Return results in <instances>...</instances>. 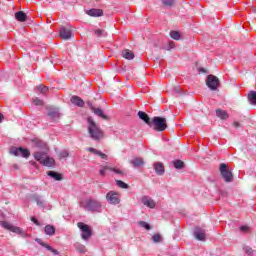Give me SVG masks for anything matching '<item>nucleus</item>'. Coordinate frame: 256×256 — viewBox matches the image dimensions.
Instances as JSON below:
<instances>
[{
	"label": "nucleus",
	"instance_id": "1",
	"mask_svg": "<svg viewBox=\"0 0 256 256\" xmlns=\"http://www.w3.org/2000/svg\"><path fill=\"white\" fill-rule=\"evenodd\" d=\"M88 133L94 141H101L105 137V133L101 130V127L95 123L93 117H88Z\"/></svg>",
	"mask_w": 256,
	"mask_h": 256
},
{
	"label": "nucleus",
	"instance_id": "2",
	"mask_svg": "<svg viewBox=\"0 0 256 256\" xmlns=\"http://www.w3.org/2000/svg\"><path fill=\"white\" fill-rule=\"evenodd\" d=\"M150 127L154 129V131L163 132L167 129V119L159 116H155L150 123Z\"/></svg>",
	"mask_w": 256,
	"mask_h": 256
},
{
	"label": "nucleus",
	"instance_id": "3",
	"mask_svg": "<svg viewBox=\"0 0 256 256\" xmlns=\"http://www.w3.org/2000/svg\"><path fill=\"white\" fill-rule=\"evenodd\" d=\"M220 175L226 183L233 181V173L229 170V167L225 163L220 164Z\"/></svg>",
	"mask_w": 256,
	"mask_h": 256
},
{
	"label": "nucleus",
	"instance_id": "4",
	"mask_svg": "<svg viewBox=\"0 0 256 256\" xmlns=\"http://www.w3.org/2000/svg\"><path fill=\"white\" fill-rule=\"evenodd\" d=\"M77 227L82 231L81 237L84 241H87L91 238V235H93V232L91 231L89 225L83 222H78Z\"/></svg>",
	"mask_w": 256,
	"mask_h": 256
},
{
	"label": "nucleus",
	"instance_id": "5",
	"mask_svg": "<svg viewBox=\"0 0 256 256\" xmlns=\"http://www.w3.org/2000/svg\"><path fill=\"white\" fill-rule=\"evenodd\" d=\"M10 153H11V155H14L15 157H19V155H21L22 157H24V159H29V157L31 156V152H29V149H25V148H21V147L11 148Z\"/></svg>",
	"mask_w": 256,
	"mask_h": 256
},
{
	"label": "nucleus",
	"instance_id": "6",
	"mask_svg": "<svg viewBox=\"0 0 256 256\" xmlns=\"http://www.w3.org/2000/svg\"><path fill=\"white\" fill-rule=\"evenodd\" d=\"M106 200L110 205H119L121 203V197L119 196L118 192L110 191L106 194Z\"/></svg>",
	"mask_w": 256,
	"mask_h": 256
},
{
	"label": "nucleus",
	"instance_id": "7",
	"mask_svg": "<svg viewBox=\"0 0 256 256\" xmlns=\"http://www.w3.org/2000/svg\"><path fill=\"white\" fill-rule=\"evenodd\" d=\"M206 85L211 91H217V88L219 87V78L215 75H208Z\"/></svg>",
	"mask_w": 256,
	"mask_h": 256
},
{
	"label": "nucleus",
	"instance_id": "8",
	"mask_svg": "<svg viewBox=\"0 0 256 256\" xmlns=\"http://www.w3.org/2000/svg\"><path fill=\"white\" fill-rule=\"evenodd\" d=\"M1 226L4 227V229H7L8 231H11L12 233H17L18 235H22L23 229L20 227H17L13 224H10L8 222H2Z\"/></svg>",
	"mask_w": 256,
	"mask_h": 256
},
{
	"label": "nucleus",
	"instance_id": "9",
	"mask_svg": "<svg viewBox=\"0 0 256 256\" xmlns=\"http://www.w3.org/2000/svg\"><path fill=\"white\" fill-rule=\"evenodd\" d=\"M88 211H99L101 209V202L96 200H88L86 203Z\"/></svg>",
	"mask_w": 256,
	"mask_h": 256
},
{
	"label": "nucleus",
	"instance_id": "10",
	"mask_svg": "<svg viewBox=\"0 0 256 256\" xmlns=\"http://www.w3.org/2000/svg\"><path fill=\"white\" fill-rule=\"evenodd\" d=\"M141 201L143 203V205H145V207H149V209H155L156 207V203L155 200H153V198L149 197V196H143L141 198Z\"/></svg>",
	"mask_w": 256,
	"mask_h": 256
},
{
	"label": "nucleus",
	"instance_id": "11",
	"mask_svg": "<svg viewBox=\"0 0 256 256\" xmlns=\"http://www.w3.org/2000/svg\"><path fill=\"white\" fill-rule=\"evenodd\" d=\"M88 105L92 113H94V115H97V117H100L101 119H105V120L108 119L107 115H105V113L101 108H95V106H93L91 103H88Z\"/></svg>",
	"mask_w": 256,
	"mask_h": 256
},
{
	"label": "nucleus",
	"instance_id": "12",
	"mask_svg": "<svg viewBox=\"0 0 256 256\" xmlns=\"http://www.w3.org/2000/svg\"><path fill=\"white\" fill-rule=\"evenodd\" d=\"M73 36V32H71V30L67 29V28H61L60 29V37L61 39L64 40H69L71 39V37Z\"/></svg>",
	"mask_w": 256,
	"mask_h": 256
},
{
	"label": "nucleus",
	"instance_id": "13",
	"mask_svg": "<svg viewBox=\"0 0 256 256\" xmlns=\"http://www.w3.org/2000/svg\"><path fill=\"white\" fill-rule=\"evenodd\" d=\"M154 170L157 175H164L165 174V166L161 162H156L154 164Z\"/></svg>",
	"mask_w": 256,
	"mask_h": 256
},
{
	"label": "nucleus",
	"instance_id": "14",
	"mask_svg": "<svg viewBox=\"0 0 256 256\" xmlns=\"http://www.w3.org/2000/svg\"><path fill=\"white\" fill-rule=\"evenodd\" d=\"M194 236L198 241H205V230L196 228L194 231Z\"/></svg>",
	"mask_w": 256,
	"mask_h": 256
},
{
	"label": "nucleus",
	"instance_id": "15",
	"mask_svg": "<svg viewBox=\"0 0 256 256\" xmlns=\"http://www.w3.org/2000/svg\"><path fill=\"white\" fill-rule=\"evenodd\" d=\"M138 117H139V119L144 121V123H146V125H149V127L151 126L152 120H151V118H149V115H147V113H145L143 111H139Z\"/></svg>",
	"mask_w": 256,
	"mask_h": 256
},
{
	"label": "nucleus",
	"instance_id": "16",
	"mask_svg": "<svg viewBox=\"0 0 256 256\" xmlns=\"http://www.w3.org/2000/svg\"><path fill=\"white\" fill-rule=\"evenodd\" d=\"M71 103L73 105H76L77 107H84L85 106V101L81 99L79 96H72L71 97Z\"/></svg>",
	"mask_w": 256,
	"mask_h": 256
},
{
	"label": "nucleus",
	"instance_id": "17",
	"mask_svg": "<svg viewBox=\"0 0 256 256\" xmlns=\"http://www.w3.org/2000/svg\"><path fill=\"white\" fill-rule=\"evenodd\" d=\"M15 19L20 23H25L27 21V14L23 11H18L15 13Z\"/></svg>",
	"mask_w": 256,
	"mask_h": 256
},
{
	"label": "nucleus",
	"instance_id": "18",
	"mask_svg": "<svg viewBox=\"0 0 256 256\" xmlns=\"http://www.w3.org/2000/svg\"><path fill=\"white\" fill-rule=\"evenodd\" d=\"M46 157H47V153H45V152H35L34 153V159L36 161H39L41 165L45 161Z\"/></svg>",
	"mask_w": 256,
	"mask_h": 256
},
{
	"label": "nucleus",
	"instance_id": "19",
	"mask_svg": "<svg viewBox=\"0 0 256 256\" xmlns=\"http://www.w3.org/2000/svg\"><path fill=\"white\" fill-rule=\"evenodd\" d=\"M87 151H89L90 153H93L94 155H97L98 157H100L101 159H105L107 160V154L95 149V148H87Z\"/></svg>",
	"mask_w": 256,
	"mask_h": 256
},
{
	"label": "nucleus",
	"instance_id": "20",
	"mask_svg": "<svg viewBox=\"0 0 256 256\" xmlns=\"http://www.w3.org/2000/svg\"><path fill=\"white\" fill-rule=\"evenodd\" d=\"M216 117L225 121L226 119H229V114L225 110L217 109L216 110Z\"/></svg>",
	"mask_w": 256,
	"mask_h": 256
},
{
	"label": "nucleus",
	"instance_id": "21",
	"mask_svg": "<svg viewBox=\"0 0 256 256\" xmlns=\"http://www.w3.org/2000/svg\"><path fill=\"white\" fill-rule=\"evenodd\" d=\"M122 57H124V59H128V61H131V59H135V53L129 49H126L122 52Z\"/></svg>",
	"mask_w": 256,
	"mask_h": 256
},
{
	"label": "nucleus",
	"instance_id": "22",
	"mask_svg": "<svg viewBox=\"0 0 256 256\" xmlns=\"http://www.w3.org/2000/svg\"><path fill=\"white\" fill-rule=\"evenodd\" d=\"M88 15H90V17H102L103 10H101V9H91V10L88 11Z\"/></svg>",
	"mask_w": 256,
	"mask_h": 256
},
{
	"label": "nucleus",
	"instance_id": "23",
	"mask_svg": "<svg viewBox=\"0 0 256 256\" xmlns=\"http://www.w3.org/2000/svg\"><path fill=\"white\" fill-rule=\"evenodd\" d=\"M47 175L49 177H52V179H55V181H62L63 180V176L57 172L54 171H48Z\"/></svg>",
	"mask_w": 256,
	"mask_h": 256
},
{
	"label": "nucleus",
	"instance_id": "24",
	"mask_svg": "<svg viewBox=\"0 0 256 256\" xmlns=\"http://www.w3.org/2000/svg\"><path fill=\"white\" fill-rule=\"evenodd\" d=\"M42 165H44V167H53V165H55V159L46 156L44 162H42Z\"/></svg>",
	"mask_w": 256,
	"mask_h": 256
},
{
	"label": "nucleus",
	"instance_id": "25",
	"mask_svg": "<svg viewBox=\"0 0 256 256\" xmlns=\"http://www.w3.org/2000/svg\"><path fill=\"white\" fill-rule=\"evenodd\" d=\"M38 243L42 246L45 247V249H47L48 251H51V253H53V255H59V251L53 249V247H51L49 244L45 243V242H41L38 241Z\"/></svg>",
	"mask_w": 256,
	"mask_h": 256
},
{
	"label": "nucleus",
	"instance_id": "26",
	"mask_svg": "<svg viewBox=\"0 0 256 256\" xmlns=\"http://www.w3.org/2000/svg\"><path fill=\"white\" fill-rule=\"evenodd\" d=\"M44 233H46V235H50V236L55 235V226L46 225L44 228Z\"/></svg>",
	"mask_w": 256,
	"mask_h": 256
},
{
	"label": "nucleus",
	"instance_id": "27",
	"mask_svg": "<svg viewBox=\"0 0 256 256\" xmlns=\"http://www.w3.org/2000/svg\"><path fill=\"white\" fill-rule=\"evenodd\" d=\"M170 37H171V39H174V41H180L181 33L179 31L171 30Z\"/></svg>",
	"mask_w": 256,
	"mask_h": 256
},
{
	"label": "nucleus",
	"instance_id": "28",
	"mask_svg": "<svg viewBox=\"0 0 256 256\" xmlns=\"http://www.w3.org/2000/svg\"><path fill=\"white\" fill-rule=\"evenodd\" d=\"M248 101L251 105H256V91H251L248 94Z\"/></svg>",
	"mask_w": 256,
	"mask_h": 256
},
{
	"label": "nucleus",
	"instance_id": "29",
	"mask_svg": "<svg viewBox=\"0 0 256 256\" xmlns=\"http://www.w3.org/2000/svg\"><path fill=\"white\" fill-rule=\"evenodd\" d=\"M104 167V171H113V173H116L117 175H123V171H121L120 169L117 168H113L111 166H102Z\"/></svg>",
	"mask_w": 256,
	"mask_h": 256
},
{
	"label": "nucleus",
	"instance_id": "30",
	"mask_svg": "<svg viewBox=\"0 0 256 256\" xmlns=\"http://www.w3.org/2000/svg\"><path fill=\"white\" fill-rule=\"evenodd\" d=\"M131 163L134 167H141L145 162L143 161V158H134Z\"/></svg>",
	"mask_w": 256,
	"mask_h": 256
},
{
	"label": "nucleus",
	"instance_id": "31",
	"mask_svg": "<svg viewBox=\"0 0 256 256\" xmlns=\"http://www.w3.org/2000/svg\"><path fill=\"white\" fill-rule=\"evenodd\" d=\"M173 166L175 169H183V167H185V162L181 160H175L173 161Z\"/></svg>",
	"mask_w": 256,
	"mask_h": 256
},
{
	"label": "nucleus",
	"instance_id": "32",
	"mask_svg": "<svg viewBox=\"0 0 256 256\" xmlns=\"http://www.w3.org/2000/svg\"><path fill=\"white\" fill-rule=\"evenodd\" d=\"M48 115L51 119H55V118L59 117V112L55 109H50L48 111Z\"/></svg>",
	"mask_w": 256,
	"mask_h": 256
},
{
	"label": "nucleus",
	"instance_id": "33",
	"mask_svg": "<svg viewBox=\"0 0 256 256\" xmlns=\"http://www.w3.org/2000/svg\"><path fill=\"white\" fill-rule=\"evenodd\" d=\"M116 185H118L120 189H129V185L121 180H116Z\"/></svg>",
	"mask_w": 256,
	"mask_h": 256
},
{
	"label": "nucleus",
	"instance_id": "34",
	"mask_svg": "<svg viewBox=\"0 0 256 256\" xmlns=\"http://www.w3.org/2000/svg\"><path fill=\"white\" fill-rule=\"evenodd\" d=\"M33 201H34V203H36L38 205V207H43L44 202H43V200H41V197L34 196Z\"/></svg>",
	"mask_w": 256,
	"mask_h": 256
},
{
	"label": "nucleus",
	"instance_id": "35",
	"mask_svg": "<svg viewBox=\"0 0 256 256\" xmlns=\"http://www.w3.org/2000/svg\"><path fill=\"white\" fill-rule=\"evenodd\" d=\"M165 7H173L175 5V0H162Z\"/></svg>",
	"mask_w": 256,
	"mask_h": 256
},
{
	"label": "nucleus",
	"instance_id": "36",
	"mask_svg": "<svg viewBox=\"0 0 256 256\" xmlns=\"http://www.w3.org/2000/svg\"><path fill=\"white\" fill-rule=\"evenodd\" d=\"M139 225H140V227H143L147 231H151V225H149V223H147L145 221H140Z\"/></svg>",
	"mask_w": 256,
	"mask_h": 256
},
{
	"label": "nucleus",
	"instance_id": "37",
	"mask_svg": "<svg viewBox=\"0 0 256 256\" xmlns=\"http://www.w3.org/2000/svg\"><path fill=\"white\" fill-rule=\"evenodd\" d=\"M76 249L79 253H87V248L85 247V245L78 244L76 246Z\"/></svg>",
	"mask_w": 256,
	"mask_h": 256
},
{
	"label": "nucleus",
	"instance_id": "38",
	"mask_svg": "<svg viewBox=\"0 0 256 256\" xmlns=\"http://www.w3.org/2000/svg\"><path fill=\"white\" fill-rule=\"evenodd\" d=\"M152 240L154 243H161V235L160 234H154L152 237Z\"/></svg>",
	"mask_w": 256,
	"mask_h": 256
},
{
	"label": "nucleus",
	"instance_id": "39",
	"mask_svg": "<svg viewBox=\"0 0 256 256\" xmlns=\"http://www.w3.org/2000/svg\"><path fill=\"white\" fill-rule=\"evenodd\" d=\"M244 251L247 255H253V253H255V250L249 246L244 247Z\"/></svg>",
	"mask_w": 256,
	"mask_h": 256
},
{
	"label": "nucleus",
	"instance_id": "40",
	"mask_svg": "<svg viewBox=\"0 0 256 256\" xmlns=\"http://www.w3.org/2000/svg\"><path fill=\"white\" fill-rule=\"evenodd\" d=\"M67 157H69V152L64 150L59 153V159H67Z\"/></svg>",
	"mask_w": 256,
	"mask_h": 256
},
{
	"label": "nucleus",
	"instance_id": "41",
	"mask_svg": "<svg viewBox=\"0 0 256 256\" xmlns=\"http://www.w3.org/2000/svg\"><path fill=\"white\" fill-rule=\"evenodd\" d=\"M34 105L36 106H42L43 105V100L36 98L33 100Z\"/></svg>",
	"mask_w": 256,
	"mask_h": 256
},
{
	"label": "nucleus",
	"instance_id": "42",
	"mask_svg": "<svg viewBox=\"0 0 256 256\" xmlns=\"http://www.w3.org/2000/svg\"><path fill=\"white\" fill-rule=\"evenodd\" d=\"M94 33L97 37H101V35H103V33H105V30L97 29L94 31Z\"/></svg>",
	"mask_w": 256,
	"mask_h": 256
},
{
	"label": "nucleus",
	"instance_id": "43",
	"mask_svg": "<svg viewBox=\"0 0 256 256\" xmlns=\"http://www.w3.org/2000/svg\"><path fill=\"white\" fill-rule=\"evenodd\" d=\"M39 89H40V93H47V91H49V88H47V86H43V85H40Z\"/></svg>",
	"mask_w": 256,
	"mask_h": 256
},
{
	"label": "nucleus",
	"instance_id": "44",
	"mask_svg": "<svg viewBox=\"0 0 256 256\" xmlns=\"http://www.w3.org/2000/svg\"><path fill=\"white\" fill-rule=\"evenodd\" d=\"M31 221H32V223H34L37 226L41 225V223H39V220H37V218H35V217H31Z\"/></svg>",
	"mask_w": 256,
	"mask_h": 256
},
{
	"label": "nucleus",
	"instance_id": "45",
	"mask_svg": "<svg viewBox=\"0 0 256 256\" xmlns=\"http://www.w3.org/2000/svg\"><path fill=\"white\" fill-rule=\"evenodd\" d=\"M106 172H107V170H105V168L102 167V169L99 171V174H100L102 177H105Z\"/></svg>",
	"mask_w": 256,
	"mask_h": 256
},
{
	"label": "nucleus",
	"instance_id": "46",
	"mask_svg": "<svg viewBox=\"0 0 256 256\" xmlns=\"http://www.w3.org/2000/svg\"><path fill=\"white\" fill-rule=\"evenodd\" d=\"M240 230L243 232L249 231V227L248 226H242L240 227Z\"/></svg>",
	"mask_w": 256,
	"mask_h": 256
},
{
	"label": "nucleus",
	"instance_id": "47",
	"mask_svg": "<svg viewBox=\"0 0 256 256\" xmlns=\"http://www.w3.org/2000/svg\"><path fill=\"white\" fill-rule=\"evenodd\" d=\"M233 126L236 127V129H239V127H241V124L239 122H234Z\"/></svg>",
	"mask_w": 256,
	"mask_h": 256
},
{
	"label": "nucleus",
	"instance_id": "48",
	"mask_svg": "<svg viewBox=\"0 0 256 256\" xmlns=\"http://www.w3.org/2000/svg\"><path fill=\"white\" fill-rule=\"evenodd\" d=\"M169 47H170V49H174L175 48V43L174 42H170L169 43Z\"/></svg>",
	"mask_w": 256,
	"mask_h": 256
},
{
	"label": "nucleus",
	"instance_id": "49",
	"mask_svg": "<svg viewBox=\"0 0 256 256\" xmlns=\"http://www.w3.org/2000/svg\"><path fill=\"white\" fill-rule=\"evenodd\" d=\"M3 119H5V117L0 113V123L3 121Z\"/></svg>",
	"mask_w": 256,
	"mask_h": 256
}]
</instances>
